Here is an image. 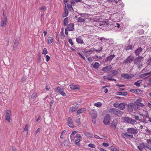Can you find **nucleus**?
<instances>
[{"mask_svg": "<svg viewBox=\"0 0 151 151\" xmlns=\"http://www.w3.org/2000/svg\"><path fill=\"white\" fill-rule=\"evenodd\" d=\"M64 90V88H61L59 86L58 87L55 88V90L58 93H60L61 95L64 96H65L66 95V93L63 92Z\"/></svg>", "mask_w": 151, "mask_h": 151, "instance_id": "6e6552de", "label": "nucleus"}, {"mask_svg": "<svg viewBox=\"0 0 151 151\" xmlns=\"http://www.w3.org/2000/svg\"><path fill=\"white\" fill-rule=\"evenodd\" d=\"M109 73L112 74V75L111 76V77H113L117 75L118 73L119 72L116 70H111L109 72Z\"/></svg>", "mask_w": 151, "mask_h": 151, "instance_id": "aec40b11", "label": "nucleus"}, {"mask_svg": "<svg viewBox=\"0 0 151 151\" xmlns=\"http://www.w3.org/2000/svg\"><path fill=\"white\" fill-rule=\"evenodd\" d=\"M146 132L149 134H151V131L150 130H149L148 129H147L145 130Z\"/></svg>", "mask_w": 151, "mask_h": 151, "instance_id": "338daca9", "label": "nucleus"}, {"mask_svg": "<svg viewBox=\"0 0 151 151\" xmlns=\"http://www.w3.org/2000/svg\"><path fill=\"white\" fill-rule=\"evenodd\" d=\"M94 106L98 107H100L101 106L102 104L100 102H98L94 104Z\"/></svg>", "mask_w": 151, "mask_h": 151, "instance_id": "de8ad7c7", "label": "nucleus"}, {"mask_svg": "<svg viewBox=\"0 0 151 151\" xmlns=\"http://www.w3.org/2000/svg\"><path fill=\"white\" fill-rule=\"evenodd\" d=\"M118 124V120L117 119H114L110 124V127L111 128L115 129Z\"/></svg>", "mask_w": 151, "mask_h": 151, "instance_id": "423d86ee", "label": "nucleus"}, {"mask_svg": "<svg viewBox=\"0 0 151 151\" xmlns=\"http://www.w3.org/2000/svg\"><path fill=\"white\" fill-rule=\"evenodd\" d=\"M147 63L148 64V65H150L151 63V57L147 61Z\"/></svg>", "mask_w": 151, "mask_h": 151, "instance_id": "774afa93", "label": "nucleus"}, {"mask_svg": "<svg viewBox=\"0 0 151 151\" xmlns=\"http://www.w3.org/2000/svg\"><path fill=\"white\" fill-rule=\"evenodd\" d=\"M19 44V40L18 39H15V42H14L13 46V49L15 50L17 48Z\"/></svg>", "mask_w": 151, "mask_h": 151, "instance_id": "f3484780", "label": "nucleus"}, {"mask_svg": "<svg viewBox=\"0 0 151 151\" xmlns=\"http://www.w3.org/2000/svg\"><path fill=\"white\" fill-rule=\"evenodd\" d=\"M134 59V57L132 56H129L124 61V63L125 64L128 63H131Z\"/></svg>", "mask_w": 151, "mask_h": 151, "instance_id": "9d476101", "label": "nucleus"}, {"mask_svg": "<svg viewBox=\"0 0 151 151\" xmlns=\"http://www.w3.org/2000/svg\"><path fill=\"white\" fill-rule=\"evenodd\" d=\"M37 96V92H34L32 93L30 98L31 99H33Z\"/></svg>", "mask_w": 151, "mask_h": 151, "instance_id": "2f4dec72", "label": "nucleus"}, {"mask_svg": "<svg viewBox=\"0 0 151 151\" xmlns=\"http://www.w3.org/2000/svg\"><path fill=\"white\" fill-rule=\"evenodd\" d=\"M1 26L2 27H4L5 26L7 21V19H1Z\"/></svg>", "mask_w": 151, "mask_h": 151, "instance_id": "2eb2a0df", "label": "nucleus"}, {"mask_svg": "<svg viewBox=\"0 0 151 151\" xmlns=\"http://www.w3.org/2000/svg\"><path fill=\"white\" fill-rule=\"evenodd\" d=\"M116 94L118 95H122L126 96L127 95L128 93L127 92H119L117 91Z\"/></svg>", "mask_w": 151, "mask_h": 151, "instance_id": "5701e85b", "label": "nucleus"}, {"mask_svg": "<svg viewBox=\"0 0 151 151\" xmlns=\"http://www.w3.org/2000/svg\"><path fill=\"white\" fill-rule=\"evenodd\" d=\"M26 77L25 76H23V77H22V78L21 79L22 82L23 83H25V81H26Z\"/></svg>", "mask_w": 151, "mask_h": 151, "instance_id": "6e6d98bb", "label": "nucleus"}, {"mask_svg": "<svg viewBox=\"0 0 151 151\" xmlns=\"http://www.w3.org/2000/svg\"><path fill=\"white\" fill-rule=\"evenodd\" d=\"M75 122L77 124L78 126L79 127L81 126L80 119L79 118H77Z\"/></svg>", "mask_w": 151, "mask_h": 151, "instance_id": "c756f323", "label": "nucleus"}, {"mask_svg": "<svg viewBox=\"0 0 151 151\" xmlns=\"http://www.w3.org/2000/svg\"><path fill=\"white\" fill-rule=\"evenodd\" d=\"M111 116L109 114H107L104 117L103 120V123L106 125L110 124Z\"/></svg>", "mask_w": 151, "mask_h": 151, "instance_id": "39448f33", "label": "nucleus"}, {"mask_svg": "<svg viewBox=\"0 0 151 151\" xmlns=\"http://www.w3.org/2000/svg\"><path fill=\"white\" fill-rule=\"evenodd\" d=\"M68 124L70 127L73 128L74 127L72 119L70 117H69L68 119Z\"/></svg>", "mask_w": 151, "mask_h": 151, "instance_id": "f8f14e48", "label": "nucleus"}, {"mask_svg": "<svg viewBox=\"0 0 151 151\" xmlns=\"http://www.w3.org/2000/svg\"><path fill=\"white\" fill-rule=\"evenodd\" d=\"M68 17H66L65 18L64 21H63V24L65 26H67L68 22Z\"/></svg>", "mask_w": 151, "mask_h": 151, "instance_id": "7c9ffc66", "label": "nucleus"}, {"mask_svg": "<svg viewBox=\"0 0 151 151\" xmlns=\"http://www.w3.org/2000/svg\"><path fill=\"white\" fill-rule=\"evenodd\" d=\"M68 41L69 43L71 45V46L73 47H75V46L73 44V42H72V39L70 38H69L68 40Z\"/></svg>", "mask_w": 151, "mask_h": 151, "instance_id": "8fccbe9b", "label": "nucleus"}, {"mask_svg": "<svg viewBox=\"0 0 151 151\" xmlns=\"http://www.w3.org/2000/svg\"><path fill=\"white\" fill-rule=\"evenodd\" d=\"M118 0H107V1L109 2H111L112 3H115L116 4H117L118 2Z\"/></svg>", "mask_w": 151, "mask_h": 151, "instance_id": "3c124183", "label": "nucleus"}, {"mask_svg": "<svg viewBox=\"0 0 151 151\" xmlns=\"http://www.w3.org/2000/svg\"><path fill=\"white\" fill-rule=\"evenodd\" d=\"M109 21L107 19H105V21H102L101 22V23L99 24V26L103 27H108L109 26L110 24L109 23Z\"/></svg>", "mask_w": 151, "mask_h": 151, "instance_id": "9b49d317", "label": "nucleus"}, {"mask_svg": "<svg viewBox=\"0 0 151 151\" xmlns=\"http://www.w3.org/2000/svg\"><path fill=\"white\" fill-rule=\"evenodd\" d=\"M85 21V20L81 17H79L78 19L77 22H78L82 23L84 22Z\"/></svg>", "mask_w": 151, "mask_h": 151, "instance_id": "58836bf2", "label": "nucleus"}, {"mask_svg": "<svg viewBox=\"0 0 151 151\" xmlns=\"http://www.w3.org/2000/svg\"><path fill=\"white\" fill-rule=\"evenodd\" d=\"M53 41V39L52 38L50 37H48L47 39V42L48 44L51 43Z\"/></svg>", "mask_w": 151, "mask_h": 151, "instance_id": "4c0bfd02", "label": "nucleus"}, {"mask_svg": "<svg viewBox=\"0 0 151 151\" xmlns=\"http://www.w3.org/2000/svg\"><path fill=\"white\" fill-rule=\"evenodd\" d=\"M143 57L142 56H138L134 60V64L136 65L140 64V63L143 60Z\"/></svg>", "mask_w": 151, "mask_h": 151, "instance_id": "0eeeda50", "label": "nucleus"}, {"mask_svg": "<svg viewBox=\"0 0 151 151\" xmlns=\"http://www.w3.org/2000/svg\"><path fill=\"white\" fill-rule=\"evenodd\" d=\"M102 145L103 146L105 147L109 146V144L108 143L105 142L103 143Z\"/></svg>", "mask_w": 151, "mask_h": 151, "instance_id": "69168bd1", "label": "nucleus"}, {"mask_svg": "<svg viewBox=\"0 0 151 151\" xmlns=\"http://www.w3.org/2000/svg\"><path fill=\"white\" fill-rule=\"evenodd\" d=\"M3 17L1 18H3V19H7V17L6 15V14H5L4 13V9L3 10Z\"/></svg>", "mask_w": 151, "mask_h": 151, "instance_id": "0e129e2a", "label": "nucleus"}, {"mask_svg": "<svg viewBox=\"0 0 151 151\" xmlns=\"http://www.w3.org/2000/svg\"><path fill=\"white\" fill-rule=\"evenodd\" d=\"M63 143L65 146H66V147H71L70 145V142L69 139H68V140L66 139L64 140V141L63 142Z\"/></svg>", "mask_w": 151, "mask_h": 151, "instance_id": "4be33fe9", "label": "nucleus"}, {"mask_svg": "<svg viewBox=\"0 0 151 151\" xmlns=\"http://www.w3.org/2000/svg\"><path fill=\"white\" fill-rule=\"evenodd\" d=\"M80 141V139H77L76 140H75V143L78 146H80V144L79 143V142Z\"/></svg>", "mask_w": 151, "mask_h": 151, "instance_id": "09e8293b", "label": "nucleus"}, {"mask_svg": "<svg viewBox=\"0 0 151 151\" xmlns=\"http://www.w3.org/2000/svg\"><path fill=\"white\" fill-rule=\"evenodd\" d=\"M143 49L141 47H138L135 51L136 56H139L140 53L142 51Z\"/></svg>", "mask_w": 151, "mask_h": 151, "instance_id": "4468645a", "label": "nucleus"}, {"mask_svg": "<svg viewBox=\"0 0 151 151\" xmlns=\"http://www.w3.org/2000/svg\"><path fill=\"white\" fill-rule=\"evenodd\" d=\"M64 12L65 13L62 14V16L63 17L67 16L68 14V11L66 7V4H65Z\"/></svg>", "mask_w": 151, "mask_h": 151, "instance_id": "a211bd4d", "label": "nucleus"}, {"mask_svg": "<svg viewBox=\"0 0 151 151\" xmlns=\"http://www.w3.org/2000/svg\"><path fill=\"white\" fill-rule=\"evenodd\" d=\"M76 42L78 44H83V40L82 39L81 37V36L79 37L76 39Z\"/></svg>", "mask_w": 151, "mask_h": 151, "instance_id": "393cba45", "label": "nucleus"}, {"mask_svg": "<svg viewBox=\"0 0 151 151\" xmlns=\"http://www.w3.org/2000/svg\"><path fill=\"white\" fill-rule=\"evenodd\" d=\"M91 116L92 119H96L97 117V114L96 112L94 111L91 114Z\"/></svg>", "mask_w": 151, "mask_h": 151, "instance_id": "cd10ccee", "label": "nucleus"}, {"mask_svg": "<svg viewBox=\"0 0 151 151\" xmlns=\"http://www.w3.org/2000/svg\"><path fill=\"white\" fill-rule=\"evenodd\" d=\"M144 32V31L143 29H139L137 31V33L139 35L143 34Z\"/></svg>", "mask_w": 151, "mask_h": 151, "instance_id": "37998d69", "label": "nucleus"}, {"mask_svg": "<svg viewBox=\"0 0 151 151\" xmlns=\"http://www.w3.org/2000/svg\"><path fill=\"white\" fill-rule=\"evenodd\" d=\"M70 86L71 89L73 90L76 89L78 90L80 89V86L78 85H70Z\"/></svg>", "mask_w": 151, "mask_h": 151, "instance_id": "6ab92c4d", "label": "nucleus"}, {"mask_svg": "<svg viewBox=\"0 0 151 151\" xmlns=\"http://www.w3.org/2000/svg\"><path fill=\"white\" fill-rule=\"evenodd\" d=\"M134 118L135 119V120H139L140 122H142L141 119H139V117L138 116H135Z\"/></svg>", "mask_w": 151, "mask_h": 151, "instance_id": "052dcab7", "label": "nucleus"}, {"mask_svg": "<svg viewBox=\"0 0 151 151\" xmlns=\"http://www.w3.org/2000/svg\"><path fill=\"white\" fill-rule=\"evenodd\" d=\"M112 59L110 55L107 57L106 59L105 60V61L107 62L108 61H111L112 60Z\"/></svg>", "mask_w": 151, "mask_h": 151, "instance_id": "49530a36", "label": "nucleus"}, {"mask_svg": "<svg viewBox=\"0 0 151 151\" xmlns=\"http://www.w3.org/2000/svg\"><path fill=\"white\" fill-rule=\"evenodd\" d=\"M118 4H119V5L121 6V8H123V7H124V6L123 3L120 1L118 0Z\"/></svg>", "mask_w": 151, "mask_h": 151, "instance_id": "864d4df0", "label": "nucleus"}, {"mask_svg": "<svg viewBox=\"0 0 151 151\" xmlns=\"http://www.w3.org/2000/svg\"><path fill=\"white\" fill-rule=\"evenodd\" d=\"M145 117H146V118H148V117H149V115L148 113V112L147 111H145Z\"/></svg>", "mask_w": 151, "mask_h": 151, "instance_id": "680f3d73", "label": "nucleus"}, {"mask_svg": "<svg viewBox=\"0 0 151 151\" xmlns=\"http://www.w3.org/2000/svg\"><path fill=\"white\" fill-rule=\"evenodd\" d=\"M102 49H103V47L101 46V47H100V50H96V49H94V51H95L96 52L100 53L102 51Z\"/></svg>", "mask_w": 151, "mask_h": 151, "instance_id": "4d7b16f0", "label": "nucleus"}, {"mask_svg": "<svg viewBox=\"0 0 151 151\" xmlns=\"http://www.w3.org/2000/svg\"><path fill=\"white\" fill-rule=\"evenodd\" d=\"M11 116H5V119L9 122H10L11 120Z\"/></svg>", "mask_w": 151, "mask_h": 151, "instance_id": "603ef678", "label": "nucleus"}, {"mask_svg": "<svg viewBox=\"0 0 151 151\" xmlns=\"http://www.w3.org/2000/svg\"><path fill=\"white\" fill-rule=\"evenodd\" d=\"M112 69V67L110 65L105 66L103 68L102 71L104 72L108 71Z\"/></svg>", "mask_w": 151, "mask_h": 151, "instance_id": "dca6fc26", "label": "nucleus"}, {"mask_svg": "<svg viewBox=\"0 0 151 151\" xmlns=\"http://www.w3.org/2000/svg\"><path fill=\"white\" fill-rule=\"evenodd\" d=\"M89 48V47H87L86 48L85 50H84V51H83V52L84 53H88L89 52V51L88 50Z\"/></svg>", "mask_w": 151, "mask_h": 151, "instance_id": "bf43d9fd", "label": "nucleus"}, {"mask_svg": "<svg viewBox=\"0 0 151 151\" xmlns=\"http://www.w3.org/2000/svg\"><path fill=\"white\" fill-rule=\"evenodd\" d=\"M48 52L47 51V50L46 48H44L43 50V52L42 54H44L45 55H46L47 53Z\"/></svg>", "mask_w": 151, "mask_h": 151, "instance_id": "13d9d810", "label": "nucleus"}, {"mask_svg": "<svg viewBox=\"0 0 151 151\" xmlns=\"http://www.w3.org/2000/svg\"><path fill=\"white\" fill-rule=\"evenodd\" d=\"M121 76L125 79H129V75L127 74L123 73Z\"/></svg>", "mask_w": 151, "mask_h": 151, "instance_id": "f704fd0d", "label": "nucleus"}, {"mask_svg": "<svg viewBox=\"0 0 151 151\" xmlns=\"http://www.w3.org/2000/svg\"><path fill=\"white\" fill-rule=\"evenodd\" d=\"M142 80H139L135 82L134 84L135 85L137 86L138 87H139L140 86V83H142Z\"/></svg>", "mask_w": 151, "mask_h": 151, "instance_id": "c85d7f7f", "label": "nucleus"}, {"mask_svg": "<svg viewBox=\"0 0 151 151\" xmlns=\"http://www.w3.org/2000/svg\"><path fill=\"white\" fill-rule=\"evenodd\" d=\"M100 66V64L98 62H95L94 65L93 66V68L96 69H98Z\"/></svg>", "mask_w": 151, "mask_h": 151, "instance_id": "72a5a7b5", "label": "nucleus"}, {"mask_svg": "<svg viewBox=\"0 0 151 151\" xmlns=\"http://www.w3.org/2000/svg\"><path fill=\"white\" fill-rule=\"evenodd\" d=\"M151 74V72H149L146 73H144V74H141L139 75V77L140 78L144 77L147 75H149Z\"/></svg>", "mask_w": 151, "mask_h": 151, "instance_id": "473e14b6", "label": "nucleus"}, {"mask_svg": "<svg viewBox=\"0 0 151 151\" xmlns=\"http://www.w3.org/2000/svg\"><path fill=\"white\" fill-rule=\"evenodd\" d=\"M135 93L138 95H141L142 93V91L140 89H137Z\"/></svg>", "mask_w": 151, "mask_h": 151, "instance_id": "c9c22d12", "label": "nucleus"}, {"mask_svg": "<svg viewBox=\"0 0 151 151\" xmlns=\"http://www.w3.org/2000/svg\"><path fill=\"white\" fill-rule=\"evenodd\" d=\"M64 28H62L61 29V30L60 32V34H61V38L63 39L65 37V35H64V34L63 33V30Z\"/></svg>", "mask_w": 151, "mask_h": 151, "instance_id": "ea45409f", "label": "nucleus"}, {"mask_svg": "<svg viewBox=\"0 0 151 151\" xmlns=\"http://www.w3.org/2000/svg\"><path fill=\"white\" fill-rule=\"evenodd\" d=\"M109 113L118 116H120L123 114V112L118 109L114 108H110L109 110Z\"/></svg>", "mask_w": 151, "mask_h": 151, "instance_id": "f03ea898", "label": "nucleus"}, {"mask_svg": "<svg viewBox=\"0 0 151 151\" xmlns=\"http://www.w3.org/2000/svg\"><path fill=\"white\" fill-rule=\"evenodd\" d=\"M145 147V146L144 145V143L143 142L142 143L139 144V145L137 147V148L140 151H142V150Z\"/></svg>", "mask_w": 151, "mask_h": 151, "instance_id": "412c9836", "label": "nucleus"}, {"mask_svg": "<svg viewBox=\"0 0 151 151\" xmlns=\"http://www.w3.org/2000/svg\"><path fill=\"white\" fill-rule=\"evenodd\" d=\"M109 148L111 150L113 151H119L117 149L115 148L113 146H111Z\"/></svg>", "mask_w": 151, "mask_h": 151, "instance_id": "c03bdc74", "label": "nucleus"}, {"mask_svg": "<svg viewBox=\"0 0 151 151\" xmlns=\"http://www.w3.org/2000/svg\"><path fill=\"white\" fill-rule=\"evenodd\" d=\"M130 39H129L128 42V45L127 46H125V49L127 51L129 50H132L134 47V45H133L132 43H131Z\"/></svg>", "mask_w": 151, "mask_h": 151, "instance_id": "1a4fd4ad", "label": "nucleus"}, {"mask_svg": "<svg viewBox=\"0 0 151 151\" xmlns=\"http://www.w3.org/2000/svg\"><path fill=\"white\" fill-rule=\"evenodd\" d=\"M86 109L85 108H83L80 109L78 110L77 111V113L78 114H81L84 111H86Z\"/></svg>", "mask_w": 151, "mask_h": 151, "instance_id": "bb28decb", "label": "nucleus"}, {"mask_svg": "<svg viewBox=\"0 0 151 151\" xmlns=\"http://www.w3.org/2000/svg\"><path fill=\"white\" fill-rule=\"evenodd\" d=\"M119 104L118 103H115L113 104V106L116 108H119Z\"/></svg>", "mask_w": 151, "mask_h": 151, "instance_id": "e2e57ef3", "label": "nucleus"}, {"mask_svg": "<svg viewBox=\"0 0 151 151\" xmlns=\"http://www.w3.org/2000/svg\"><path fill=\"white\" fill-rule=\"evenodd\" d=\"M122 120L125 123H129L133 124L135 122H136V120H134L128 117H125L122 118Z\"/></svg>", "mask_w": 151, "mask_h": 151, "instance_id": "7ed1b4c3", "label": "nucleus"}, {"mask_svg": "<svg viewBox=\"0 0 151 151\" xmlns=\"http://www.w3.org/2000/svg\"><path fill=\"white\" fill-rule=\"evenodd\" d=\"M74 23H70L68 24L67 27L66 28H68L69 31H72L74 29Z\"/></svg>", "mask_w": 151, "mask_h": 151, "instance_id": "ddd939ff", "label": "nucleus"}, {"mask_svg": "<svg viewBox=\"0 0 151 151\" xmlns=\"http://www.w3.org/2000/svg\"><path fill=\"white\" fill-rule=\"evenodd\" d=\"M11 111L9 110H6V115L5 116H11Z\"/></svg>", "mask_w": 151, "mask_h": 151, "instance_id": "e433bc0d", "label": "nucleus"}, {"mask_svg": "<svg viewBox=\"0 0 151 151\" xmlns=\"http://www.w3.org/2000/svg\"><path fill=\"white\" fill-rule=\"evenodd\" d=\"M84 134L86 136L91 138L92 137V135H91L90 133L86 132L84 133Z\"/></svg>", "mask_w": 151, "mask_h": 151, "instance_id": "a19ab883", "label": "nucleus"}, {"mask_svg": "<svg viewBox=\"0 0 151 151\" xmlns=\"http://www.w3.org/2000/svg\"><path fill=\"white\" fill-rule=\"evenodd\" d=\"M127 132L122 133V136L123 138H126V137H129L131 138H134L133 134H136L138 133V131L136 129L134 128H130L127 129Z\"/></svg>", "mask_w": 151, "mask_h": 151, "instance_id": "f257e3e1", "label": "nucleus"}, {"mask_svg": "<svg viewBox=\"0 0 151 151\" xmlns=\"http://www.w3.org/2000/svg\"><path fill=\"white\" fill-rule=\"evenodd\" d=\"M134 106L135 107H137L136 106L140 107H142L144 106V105L143 103H140L139 102H134Z\"/></svg>", "mask_w": 151, "mask_h": 151, "instance_id": "a878e982", "label": "nucleus"}, {"mask_svg": "<svg viewBox=\"0 0 151 151\" xmlns=\"http://www.w3.org/2000/svg\"><path fill=\"white\" fill-rule=\"evenodd\" d=\"M126 106H127L128 110L129 112H132L134 109L137 108V107H135L134 103L131 102L129 104H126Z\"/></svg>", "mask_w": 151, "mask_h": 151, "instance_id": "20e7f679", "label": "nucleus"}, {"mask_svg": "<svg viewBox=\"0 0 151 151\" xmlns=\"http://www.w3.org/2000/svg\"><path fill=\"white\" fill-rule=\"evenodd\" d=\"M67 5L68 9L69 11H70L71 10H73V8L72 6V5L70 4H66Z\"/></svg>", "mask_w": 151, "mask_h": 151, "instance_id": "79ce46f5", "label": "nucleus"}, {"mask_svg": "<svg viewBox=\"0 0 151 151\" xmlns=\"http://www.w3.org/2000/svg\"><path fill=\"white\" fill-rule=\"evenodd\" d=\"M88 146L92 148H95V147L96 146L94 144L92 143H90L88 145Z\"/></svg>", "mask_w": 151, "mask_h": 151, "instance_id": "5fc2aeb1", "label": "nucleus"}, {"mask_svg": "<svg viewBox=\"0 0 151 151\" xmlns=\"http://www.w3.org/2000/svg\"><path fill=\"white\" fill-rule=\"evenodd\" d=\"M76 110V109L73 106H72L70 108L69 112H72L75 111Z\"/></svg>", "mask_w": 151, "mask_h": 151, "instance_id": "a18cd8bd", "label": "nucleus"}, {"mask_svg": "<svg viewBox=\"0 0 151 151\" xmlns=\"http://www.w3.org/2000/svg\"><path fill=\"white\" fill-rule=\"evenodd\" d=\"M126 104H125L123 103H121L119 104V109L121 110H123L125 109Z\"/></svg>", "mask_w": 151, "mask_h": 151, "instance_id": "b1692460", "label": "nucleus"}]
</instances>
